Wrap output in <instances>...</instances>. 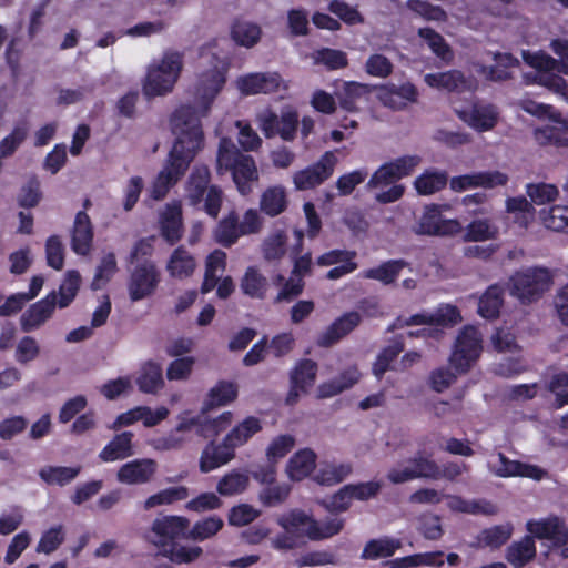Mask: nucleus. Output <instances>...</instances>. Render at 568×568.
<instances>
[{
    "mask_svg": "<svg viewBox=\"0 0 568 568\" xmlns=\"http://www.w3.org/2000/svg\"><path fill=\"white\" fill-rule=\"evenodd\" d=\"M306 514L294 510L287 515L277 518V524L283 528V532L271 539L274 549L281 551L293 550L305 545Z\"/></svg>",
    "mask_w": 568,
    "mask_h": 568,
    "instance_id": "6",
    "label": "nucleus"
},
{
    "mask_svg": "<svg viewBox=\"0 0 568 568\" xmlns=\"http://www.w3.org/2000/svg\"><path fill=\"white\" fill-rule=\"evenodd\" d=\"M248 481L250 478L246 474L232 470L220 479L216 490L222 496L237 495L246 489Z\"/></svg>",
    "mask_w": 568,
    "mask_h": 568,
    "instance_id": "55",
    "label": "nucleus"
},
{
    "mask_svg": "<svg viewBox=\"0 0 568 568\" xmlns=\"http://www.w3.org/2000/svg\"><path fill=\"white\" fill-rule=\"evenodd\" d=\"M337 162L335 152L326 151L316 163L294 173V186L298 191H306L323 184L333 175Z\"/></svg>",
    "mask_w": 568,
    "mask_h": 568,
    "instance_id": "11",
    "label": "nucleus"
},
{
    "mask_svg": "<svg viewBox=\"0 0 568 568\" xmlns=\"http://www.w3.org/2000/svg\"><path fill=\"white\" fill-rule=\"evenodd\" d=\"M81 467L45 466L40 469V478L49 485H67L80 473Z\"/></svg>",
    "mask_w": 568,
    "mask_h": 568,
    "instance_id": "52",
    "label": "nucleus"
},
{
    "mask_svg": "<svg viewBox=\"0 0 568 568\" xmlns=\"http://www.w3.org/2000/svg\"><path fill=\"white\" fill-rule=\"evenodd\" d=\"M161 274L152 261L138 264L131 272L128 282V291L131 301L136 302L151 296L159 283Z\"/></svg>",
    "mask_w": 568,
    "mask_h": 568,
    "instance_id": "12",
    "label": "nucleus"
},
{
    "mask_svg": "<svg viewBox=\"0 0 568 568\" xmlns=\"http://www.w3.org/2000/svg\"><path fill=\"white\" fill-rule=\"evenodd\" d=\"M440 468L435 460L418 452L408 459L406 466H397L389 469L387 479L395 484H403L418 478L438 479Z\"/></svg>",
    "mask_w": 568,
    "mask_h": 568,
    "instance_id": "9",
    "label": "nucleus"
},
{
    "mask_svg": "<svg viewBox=\"0 0 568 568\" xmlns=\"http://www.w3.org/2000/svg\"><path fill=\"white\" fill-rule=\"evenodd\" d=\"M210 170L207 166H195L186 183V200L191 205H199L210 186Z\"/></svg>",
    "mask_w": 568,
    "mask_h": 568,
    "instance_id": "33",
    "label": "nucleus"
},
{
    "mask_svg": "<svg viewBox=\"0 0 568 568\" xmlns=\"http://www.w3.org/2000/svg\"><path fill=\"white\" fill-rule=\"evenodd\" d=\"M552 51L561 58L560 61L546 53H524V59L535 69L539 70V81L555 92L566 94L567 84L555 73L568 74V40L556 39L550 44Z\"/></svg>",
    "mask_w": 568,
    "mask_h": 568,
    "instance_id": "4",
    "label": "nucleus"
},
{
    "mask_svg": "<svg viewBox=\"0 0 568 568\" xmlns=\"http://www.w3.org/2000/svg\"><path fill=\"white\" fill-rule=\"evenodd\" d=\"M369 94V88L366 84L357 82H347L343 89L336 94L339 105L348 111H357V103L362 99H366Z\"/></svg>",
    "mask_w": 568,
    "mask_h": 568,
    "instance_id": "47",
    "label": "nucleus"
},
{
    "mask_svg": "<svg viewBox=\"0 0 568 568\" xmlns=\"http://www.w3.org/2000/svg\"><path fill=\"white\" fill-rule=\"evenodd\" d=\"M209 114L202 113V104H183L178 108L171 116V128L176 136L172 151L174 154H183L194 159L202 149L204 135L202 130V118Z\"/></svg>",
    "mask_w": 568,
    "mask_h": 568,
    "instance_id": "1",
    "label": "nucleus"
},
{
    "mask_svg": "<svg viewBox=\"0 0 568 568\" xmlns=\"http://www.w3.org/2000/svg\"><path fill=\"white\" fill-rule=\"evenodd\" d=\"M178 425L165 436L154 440V448L158 450H178L190 439V432L193 429L191 416L187 413L181 414Z\"/></svg>",
    "mask_w": 568,
    "mask_h": 568,
    "instance_id": "28",
    "label": "nucleus"
},
{
    "mask_svg": "<svg viewBox=\"0 0 568 568\" xmlns=\"http://www.w3.org/2000/svg\"><path fill=\"white\" fill-rule=\"evenodd\" d=\"M224 526L222 518L211 516L196 521L191 529L187 528L186 538L195 541H203L215 536Z\"/></svg>",
    "mask_w": 568,
    "mask_h": 568,
    "instance_id": "53",
    "label": "nucleus"
},
{
    "mask_svg": "<svg viewBox=\"0 0 568 568\" xmlns=\"http://www.w3.org/2000/svg\"><path fill=\"white\" fill-rule=\"evenodd\" d=\"M495 65H481L479 72L490 81L503 82L511 78L509 69L518 65L519 61L509 53H497Z\"/></svg>",
    "mask_w": 568,
    "mask_h": 568,
    "instance_id": "38",
    "label": "nucleus"
},
{
    "mask_svg": "<svg viewBox=\"0 0 568 568\" xmlns=\"http://www.w3.org/2000/svg\"><path fill=\"white\" fill-rule=\"evenodd\" d=\"M458 320V310L455 306L445 305L432 314H416L404 321L398 318L397 325L400 327L410 325H435L445 327L456 324Z\"/></svg>",
    "mask_w": 568,
    "mask_h": 568,
    "instance_id": "27",
    "label": "nucleus"
},
{
    "mask_svg": "<svg viewBox=\"0 0 568 568\" xmlns=\"http://www.w3.org/2000/svg\"><path fill=\"white\" fill-rule=\"evenodd\" d=\"M240 287L245 295L252 298L262 300L265 297L268 282L260 270L254 266H250L241 278Z\"/></svg>",
    "mask_w": 568,
    "mask_h": 568,
    "instance_id": "43",
    "label": "nucleus"
},
{
    "mask_svg": "<svg viewBox=\"0 0 568 568\" xmlns=\"http://www.w3.org/2000/svg\"><path fill=\"white\" fill-rule=\"evenodd\" d=\"M541 220L547 229L568 232V206L554 205L549 211H541Z\"/></svg>",
    "mask_w": 568,
    "mask_h": 568,
    "instance_id": "61",
    "label": "nucleus"
},
{
    "mask_svg": "<svg viewBox=\"0 0 568 568\" xmlns=\"http://www.w3.org/2000/svg\"><path fill=\"white\" fill-rule=\"evenodd\" d=\"M235 457V449L230 446L225 437L222 443L210 442L202 450L199 467L201 473H210Z\"/></svg>",
    "mask_w": 568,
    "mask_h": 568,
    "instance_id": "26",
    "label": "nucleus"
},
{
    "mask_svg": "<svg viewBox=\"0 0 568 568\" xmlns=\"http://www.w3.org/2000/svg\"><path fill=\"white\" fill-rule=\"evenodd\" d=\"M286 233L282 230H276L268 234L262 244L263 257L267 262L278 261L286 253Z\"/></svg>",
    "mask_w": 568,
    "mask_h": 568,
    "instance_id": "50",
    "label": "nucleus"
},
{
    "mask_svg": "<svg viewBox=\"0 0 568 568\" xmlns=\"http://www.w3.org/2000/svg\"><path fill=\"white\" fill-rule=\"evenodd\" d=\"M184 65L183 52L164 51L159 61L153 62L146 73L143 93L148 98L162 97L171 93Z\"/></svg>",
    "mask_w": 568,
    "mask_h": 568,
    "instance_id": "3",
    "label": "nucleus"
},
{
    "mask_svg": "<svg viewBox=\"0 0 568 568\" xmlns=\"http://www.w3.org/2000/svg\"><path fill=\"white\" fill-rule=\"evenodd\" d=\"M286 207L285 191L281 186L268 187L261 197V209L270 216L281 214Z\"/></svg>",
    "mask_w": 568,
    "mask_h": 568,
    "instance_id": "56",
    "label": "nucleus"
},
{
    "mask_svg": "<svg viewBox=\"0 0 568 568\" xmlns=\"http://www.w3.org/2000/svg\"><path fill=\"white\" fill-rule=\"evenodd\" d=\"M216 164L219 172L232 171L233 181L241 194L251 193L252 183L258 179L255 162L251 155L243 154L231 139H221Z\"/></svg>",
    "mask_w": 568,
    "mask_h": 568,
    "instance_id": "2",
    "label": "nucleus"
},
{
    "mask_svg": "<svg viewBox=\"0 0 568 568\" xmlns=\"http://www.w3.org/2000/svg\"><path fill=\"white\" fill-rule=\"evenodd\" d=\"M552 284V274L546 267H528L516 272L509 280L510 295L528 304L539 300Z\"/></svg>",
    "mask_w": 568,
    "mask_h": 568,
    "instance_id": "5",
    "label": "nucleus"
},
{
    "mask_svg": "<svg viewBox=\"0 0 568 568\" xmlns=\"http://www.w3.org/2000/svg\"><path fill=\"white\" fill-rule=\"evenodd\" d=\"M195 268L196 261L184 246L176 247L166 263V271L175 278L189 277L194 273Z\"/></svg>",
    "mask_w": 568,
    "mask_h": 568,
    "instance_id": "35",
    "label": "nucleus"
},
{
    "mask_svg": "<svg viewBox=\"0 0 568 568\" xmlns=\"http://www.w3.org/2000/svg\"><path fill=\"white\" fill-rule=\"evenodd\" d=\"M378 99L383 105L393 110H403L417 99L416 88L407 82L402 84L389 83L378 91Z\"/></svg>",
    "mask_w": 568,
    "mask_h": 568,
    "instance_id": "25",
    "label": "nucleus"
},
{
    "mask_svg": "<svg viewBox=\"0 0 568 568\" xmlns=\"http://www.w3.org/2000/svg\"><path fill=\"white\" fill-rule=\"evenodd\" d=\"M225 71L214 65L196 74L191 93L195 103L202 104V113L210 114L211 106L225 83Z\"/></svg>",
    "mask_w": 568,
    "mask_h": 568,
    "instance_id": "7",
    "label": "nucleus"
},
{
    "mask_svg": "<svg viewBox=\"0 0 568 568\" xmlns=\"http://www.w3.org/2000/svg\"><path fill=\"white\" fill-rule=\"evenodd\" d=\"M418 36L424 39L432 51L445 62H450L454 58L450 47L445 39L435 30L430 28H422L418 30Z\"/></svg>",
    "mask_w": 568,
    "mask_h": 568,
    "instance_id": "57",
    "label": "nucleus"
},
{
    "mask_svg": "<svg viewBox=\"0 0 568 568\" xmlns=\"http://www.w3.org/2000/svg\"><path fill=\"white\" fill-rule=\"evenodd\" d=\"M239 90L244 94L272 93L284 85V81L277 72L251 73L241 77L236 81Z\"/></svg>",
    "mask_w": 568,
    "mask_h": 568,
    "instance_id": "19",
    "label": "nucleus"
},
{
    "mask_svg": "<svg viewBox=\"0 0 568 568\" xmlns=\"http://www.w3.org/2000/svg\"><path fill=\"white\" fill-rule=\"evenodd\" d=\"M156 469L158 464L154 459H134L119 468L116 479L125 485H143L153 479Z\"/></svg>",
    "mask_w": 568,
    "mask_h": 568,
    "instance_id": "18",
    "label": "nucleus"
},
{
    "mask_svg": "<svg viewBox=\"0 0 568 568\" xmlns=\"http://www.w3.org/2000/svg\"><path fill=\"white\" fill-rule=\"evenodd\" d=\"M536 556V546L532 536H526L521 540L511 544L507 548L506 559L515 568H521Z\"/></svg>",
    "mask_w": 568,
    "mask_h": 568,
    "instance_id": "39",
    "label": "nucleus"
},
{
    "mask_svg": "<svg viewBox=\"0 0 568 568\" xmlns=\"http://www.w3.org/2000/svg\"><path fill=\"white\" fill-rule=\"evenodd\" d=\"M425 82L433 88L449 92H466L476 89V81L459 70L426 74Z\"/></svg>",
    "mask_w": 568,
    "mask_h": 568,
    "instance_id": "24",
    "label": "nucleus"
},
{
    "mask_svg": "<svg viewBox=\"0 0 568 568\" xmlns=\"http://www.w3.org/2000/svg\"><path fill=\"white\" fill-rule=\"evenodd\" d=\"M192 160L183 154H174L171 150L166 164L152 184L151 196L156 201L165 197L169 190L183 176Z\"/></svg>",
    "mask_w": 568,
    "mask_h": 568,
    "instance_id": "13",
    "label": "nucleus"
},
{
    "mask_svg": "<svg viewBox=\"0 0 568 568\" xmlns=\"http://www.w3.org/2000/svg\"><path fill=\"white\" fill-rule=\"evenodd\" d=\"M231 36L239 45L252 48L260 41L262 29L254 22L236 21L232 26Z\"/></svg>",
    "mask_w": 568,
    "mask_h": 568,
    "instance_id": "48",
    "label": "nucleus"
},
{
    "mask_svg": "<svg viewBox=\"0 0 568 568\" xmlns=\"http://www.w3.org/2000/svg\"><path fill=\"white\" fill-rule=\"evenodd\" d=\"M462 230V224L457 220L444 219L439 206L435 204L427 205L412 226L415 234L427 236H452Z\"/></svg>",
    "mask_w": 568,
    "mask_h": 568,
    "instance_id": "8",
    "label": "nucleus"
},
{
    "mask_svg": "<svg viewBox=\"0 0 568 568\" xmlns=\"http://www.w3.org/2000/svg\"><path fill=\"white\" fill-rule=\"evenodd\" d=\"M262 429V425L258 418L250 416L243 422L237 424L231 429L225 436L226 442L234 449L244 445L253 435Z\"/></svg>",
    "mask_w": 568,
    "mask_h": 568,
    "instance_id": "45",
    "label": "nucleus"
},
{
    "mask_svg": "<svg viewBox=\"0 0 568 568\" xmlns=\"http://www.w3.org/2000/svg\"><path fill=\"white\" fill-rule=\"evenodd\" d=\"M511 534L510 524L494 526L479 534L478 542L486 547L498 548L511 537Z\"/></svg>",
    "mask_w": 568,
    "mask_h": 568,
    "instance_id": "60",
    "label": "nucleus"
},
{
    "mask_svg": "<svg viewBox=\"0 0 568 568\" xmlns=\"http://www.w3.org/2000/svg\"><path fill=\"white\" fill-rule=\"evenodd\" d=\"M359 379V373L356 368H348L343 372L339 376L334 379L323 383L318 386V397L320 398H329L338 395L345 389L352 387Z\"/></svg>",
    "mask_w": 568,
    "mask_h": 568,
    "instance_id": "41",
    "label": "nucleus"
},
{
    "mask_svg": "<svg viewBox=\"0 0 568 568\" xmlns=\"http://www.w3.org/2000/svg\"><path fill=\"white\" fill-rule=\"evenodd\" d=\"M488 469L501 478L520 476L539 480L546 474L537 466L510 460L503 453H498L495 459L488 462Z\"/></svg>",
    "mask_w": 568,
    "mask_h": 568,
    "instance_id": "16",
    "label": "nucleus"
},
{
    "mask_svg": "<svg viewBox=\"0 0 568 568\" xmlns=\"http://www.w3.org/2000/svg\"><path fill=\"white\" fill-rule=\"evenodd\" d=\"M93 226L89 215L80 211L77 213L72 232L71 247L79 255H87L92 246Z\"/></svg>",
    "mask_w": 568,
    "mask_h": 568,
    "instance_id": "30",
    "label": "nucleus"
},
{
    "mask_svg": "<svg viewBox=\"0 0 568 568\" xmlns=\"http://www.w3.org/2000/svg\"><path fill=\"white\" fill-rule=\"evenodd\" d=\"M504 302V287L499 284L490 285L479 300L478 312L485 318H495Z\"/></svg>",
    "mask_w": 568,
    "mask_h": 568,
    "instance_id": "46",
    "label": "nucleus"
},
{
    "mask_svg": "<svg viewBox=\"0 0 568 568\" xmlns=\"http://www.w3.org/2000/svg\"><path fill=\"white\" fill-rule=\"evenodd\" d=\"M242 235L239 219L235 213H231L229 216L223 219L214 232L216 242L226 247L234 244Z\"/></svg>",
    "mask_w": 568,
    "mask_h": 568,
    "instance_id": "51",
    "label": "nucleus"
},
{
    "mask_svg": "<svg viewBox=\"0 0 568 568\" xmlns=\"http://www.w3.org/2000/svg\"><path fill=\"white\" fill-rule=\"evenodd\" d=\"M458 118L476 131L484 132L495 128L499 112L493 104L475 103L469 109L456 110Z\"/></svg>",
    "mask_w": 568,
    "mask_h": 568,
    "instance_id": "20",
    "label": "nucleus"
},
{
    "mask_svg": "<svg viewBox=\"0 0 568 568\" xmlns=\"http://www.w3.org/2000/svg\"><path fill=\"white\" fill-rule=\"evenodd\" d=\"M190 490L185 486H173L164 488L149 496L142 504L143 510L148 511L156 507L169 506L176 501L185 500Z\"/></svg>",
    "mask_w": 568,
    "mask_h": 568,
    "instance_id": "37",
    "label": "nucleus"
},
{
    "mask_svg": "<svg viewBox=\"0 0 568 568\" xmlns=\"http://www.w3.org/2000/svg\"><path fill=\"white\" fill-rule=\"evenodd\" d=\"M404 349V344L399 339H394L387 347H385L377 356L373 366V373L377 378H381L385 372L389 369L390 363Z\"/></svg>",
    "mask_w": 568,
    "mask_h": 568,
    "instance_id": "63",
    "label": "nucleus"
},
{
    "mask_svg": "<svg viewBox=\"0 0 568 568\" xmlns=\"http://www.w3.org/2000/svg\"><path fill=\"white\" fill-rule=\"evenodd\" d=\"M236 396L237 388L235 384L220 382L210 390L209 399L204 406L210 408L213 406H223L234 400Z\"/></svg>",
    "mask_w": 568,
    "mask_h": 568,
    "instance_id": "62",
    "label": "nucleus"
},
{
    "mask_svg": "<svg viewBox=\"0 0 568 568\" xmlns=\"http://www.w3.org/2000/svg\"><path fill=\"white\" fill-rule=\"evenodd\" d=\"M498 232L497 225L491 220L478 219L466 227L465 240L470 242L494 240L497 237Z\"/></svg>",
    "mask_w": 568,
    "mask_h": 568,
    "instance_id": "54",
    "label": "nucleus"
},
{
    "mask_svg": "<svg viewBox=\"0 0 568 568\" xmlns=\"http://www.w3.org/2000/svg\"><path fill=\"white\" fill-rule=\"evenodd\" d=\"M189 520L179 516H164L153 520L149 540L159 547H165L174 539L186 538Z\"/></svg>",
    "mask_w": 568,
    "mask_h": 568,
    "instance_id": "14",
    "label": "nucleus"
},
{
    "mask_svg": "<svg viewBox=\"0 0 568 568\" xmlns=\"http://www.w3.org/2000/svg\"><path fill=\"white\" fill-rule=\"evenodd\" d=\"M508 176L499 171L476 172L455 176L450 180V189L455 192H462L470 187L493 189L505 185Z\"/></svg>",
    "mask_w": 568,
    "mask_h": 568,
    "instance_id": "23",
    "label": "nucleus"
},
{
    "mask_svg": "<svg viewBox=\"0 0 568 568\" xmlns=\"http://www.w3.org/2000/svg\"><path fill=\"white\" fill-rule=\"evenodd\" d=\"M57 305V294L54 292L47 295L43 300L32 304L20 317L22 332L30 333L39 329L51 318Z\"/></svg>",
    "mask_w": 568,
    "mask_h": 568,
    "instance_id": "21",
    "label": "nucleus"
},
{
    "mask_svg": "<svg viewBox=\"0 0 568 568\" xmlns=\"http://www.w3.org/2000/svg\"><path fill=\"white\" fill-rule=\"evenodd\" d=\"M481 352V335L474 326L465 327L456 338L455 349L449 358L457 372L465 373Z\"/></svg>",
    "mask_w": 568,
    "mask_h": 568,
    "instance_id": "10",
    "label": "nucleus"
},
{
    "mask_svg": "<svg viewBox=\"0 0 568 568\" xmlns=\"http://www.w3.org/2000/svg\"><path fill=\"white\" fill-rule=\"evenodd\" d=\"M160 232L162 237L173 245L182 239L183 217L182 205L179 201L168 203L160 212L159 216Z\"/></svg>",
    "mask_w": 568,
    "mask_h": 568,
    "instance_id": "22",
    "label": "nucleus"
},
{
    "mask_svg": "<svg viewBox=\"0 0 568 568\" xmlns=\"http://www.w3.org/2000/svg\"><path fill=\"white\" fill-rule=\"evenodd\" d=\"M506 210L508 213L515 214V222L521 226H527L535 213L534 205L525 196L507 199Z\"/></svg>",
    "mask_w": 568,
    "mask_h": 568,
    "instance_id": "59",
    "label": "nucleus"
},
{
    "mask_svg": "<svg viewBox=\"0 0 568 568\" xmlns=\"http://www.w3.org/2000/svg\"><path fill=\"white\" fill-rule=\"evenodd\" d=\"M526 193L531 204L544 205L557 199L559 191L556 185L548 183H529Z\"/></svg>",
    "mask_w": 568,
    "mask_h": 568,
    "instance_id": "64",
    "label": "nucleus"
},
{
    "mask_svg": "<svg viewBox=\"0 0 568 568\" xmlns=\"http://www.w3.org/2000/svg\"><path fill=\"white\" fill-rule=\"evenodd\" d=\"M210 407L204 406L201 414L197 416H191L193 428L196 434L203 438H214L224 432L233 422V414L231 412H224L215 418H207L205 412Z\"/></svg>",
    "mask_w": 568,
    "mask_h": 568,
    "instance_id": "29",
    "label": "nucleus"
},
{
    "mask_svg": "<svg viewBox=\"0 0 568 568\" xmlns=\"http://www.w3.org/2000/svg\"><path fill=\"white\" fill-rule=\"evenodd\" d=\"M400 547L402 542L398 539H372L365 545L361 557L369 560L385 558L392 556Z\"/></svg>",
    "mask_w": 568,
    "mask_h": 568,
    "instance_id": "49",
    "label": "nucleus"
},
{
    "mask_svg": "<svg viewBox=\"0 0 568 568\" xmlns=\"http://www.w3.org/2000/svg\"><path fill=\"white\" fill-rule=\"evenodd\" d=\"M526 529L532 538L547 539L556 547L565 546L568 542V527L557 516L538 520L530 519L526 524Z\"/></svg>",
    "mask_w": 568,
    "mask_h": 568,
    "instance_id": "15",
    "label": "nucleus"
},
{
    "mask_svg": "<svg viewBox=\"0 0 568 568\" xmlns=\"http://www.w3.org/2000/svg\"><path fill=\"white\" fill-rule=\"evenodd\" d=\"M405 265L406 263L403 260L388 261L378 267L366 271L365 277L377 280L387 285L397 278Z\"/></svg>",
    "mask_w": 568,
    "mask_h": 568,
    "instance_id": "58",
    "label": "nucleus"
},
{
    "mask_svg": "<svg viewBox=\"0 0 568 568\" xmlns=\"http://www.w3.org/2000/svg\"><path fill=\"white\" fill-rule=\"evenodd\" d=\"M534 136L539 145H555L558 148L568 145V120L556 121L551 124L537 128Z\"/></svg>",
    "mask_w": 568,
    "mask_h": 568,
    "instance_id": "32",
    "label": "nucleus"
},
{
    "mask_svg": "<svg viewBox=\"0 0 568 568\" xmlns=\"http://www.w3.org/2000/svg\"><path fill=\"white\" fill-rule=\"evenodd\" d=\"M361 323V315L351 312L336 320L325 332L321 334L317 344L322 347H329L349 334Z\"/></svg>",
    "mask_w": 568,
    "mask_h": 568,
    "instance_id": "31",
    "label": "nucleus"
},
{
    "mask_svg": "<svg viewBox=\"0 0 568 568\" xmlns=\"http://www.w3.org/2000/svg\"><path fill=\"white\" fill-rule=\"evenodd\" d=\"M448 182V174L439 170H426L416 178L414 186L420 195H432L443 190Z\"/></svg>",
    "mask_w": 568,
    "mask_h": 568,
    "instance_id": "44",
    "label": "nucleus"
},
{
    "mask_svg": "<svg viewBox=\"0 0 568 568\" xmlns=\"http://www.w3.org/2000/svg\"><path fill=\"white\" fill-rule=\"evenodd\" d=\"M132 432H123L113 437V439L100 452L99 457L103 462H114L125 459L134 454L132 448Z\"/></svg>",
    "mask_w": 568,
    "mask_h": 568,
    "instance_id": "34",
    "label": "nucleus"
},
{
    "mask_svg": "<svg viewBox=\"0 0 568 568\" xmlns=\"http://www.w3.org/2000/svg\"><path fill=\"white\" fill-rule=\"evenodd\" d=\"M317 375V364L312 359L300 361L291 372V389L286 397V403L293 405L297 402L301 393H306L311 388Z\"/></svg>",
    "mask_w": 568,
    "mask_h": 568,
    "instance_id": "17",
    "label": "nucleus"
},
{
    "mask_svg": "<svg viewBox=\"0 0 568 568\" xmlns=\"http://www.w3.org/2000/svg\"><path fill=\"white\" fill-rule=\"evenodd\" d=\"M139 389L145 394H156L164 386L162 367L154 362L145 363L136 377Z\"/></svg>",
    "mask_w": 568,
    "mask_h": 568,
    "instance_id": "36",
    "label": "nucleus"
},
{
    "mask_svg": "<svg viewBox=\"0 0 568 568\" xmlns=\"http://www.w3.org/2000/svg\"><path fill=\"white\" fill-rule=\"evenodd\" d=\"M316 455L311 449L297 452L286 466V471L292 480H302L315 468Z\"/></svg>",
    "mask_w": 568,
    "mask_h": 568,
    "instance_id": "40",
    "label": "nucleus"
},
{
    "mask_svg": "<svg viewBox=\"0 0 568 568\" xmlns=\"http://www.w3.org/2000/svg\"><path fill=\"white\" fill-rule=\"evenodd\" d=\"M306 537L312 540H322L337 535L344 527V520L341 518L327 519L318 523L306 515Z\"/></svg>",
    "mask_w": 568,
    "mask_h": 568,
    "instance_id": "42",
    "label": "nucleus"
}]
</instances>
